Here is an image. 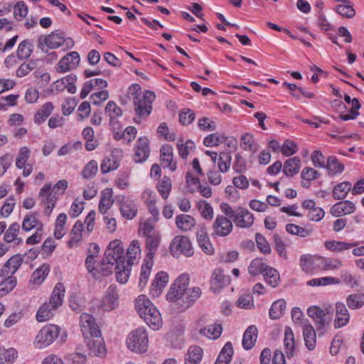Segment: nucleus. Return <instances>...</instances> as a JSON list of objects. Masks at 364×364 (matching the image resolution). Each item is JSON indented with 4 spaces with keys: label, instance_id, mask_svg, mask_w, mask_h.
I'll list each match as a JSON object with an SVG mask.
<instances>
[{
    "label": "nucleus",
    "instance_id": "53",
    "mask_svg": "<svg viewBox=\"0 0 364 364\" xmlns=\"http://www.w3.org/2000/svg\"><path fill=\"white\" fill-rule=\"evenodd\" d=\"M346 304L351 309H358L364 305V294H352L346 299Z\"/></svg>",
    "mask_w": 364,
    "mask_h": 364
},
{
    "label": "nucleus",
    "instance_id": "23",
    "mask_svg": "<svg viewBox=\"0 0 364 364\" xmlns=\"http://www.w3.org/2000/svg\"><path fill=\"white\" fill-rule=\"evenodd\" d=\"M355 210V204L350 200L338 202L331 208V213L335 217L342 215H348L353 213Z\"/></svg>",
    "mask_w": 364,
    "mask_h": 364
},
{
    "label": "nucleus",
    "instance_id": "9",
    "mask_svg": "<svg viewBox=\"0 0 364 364\" xmlns=\"http://www.w3.org/2000/svg\"><path fill=\"white\" fill-rule=\"evenodd\" d=\"M64 36L56 31H53L46 36H41L38 40V48L44 53H48L49 49H55L63 45Z\"/></svg>",
    "mask_w": 364,
    "mask_h": 364
},
{
    "label": "nucleus",
    "instance_id": "35",
    "mask_svg": "<svg viewBox=\"0 0 364 364\" xmlns=\"http://www.w3.org/2000/svg\"><path fill=\"white\" fill-rule=\"evenodd\" d=\"M300 164L301 159L299 156H294L287 159L284 164V173L288 177L294 176L298 173L300 168Z\"/></svg>",
    "mask_w": 364,
    "mask_h": 364
},
{
    "label": "nucleus",
    "instance_id": "25",
    "mask_svg": "<svg viewBox=\"0 0 364 364\" xmlns=\"http://www.w3.org/2000/svg\"><path fill=\"white\" fill-rule=\"evenodd\" d=\"M258 330L254 326H250L243 333L242 345L244 349L248 350L253 348L257 338Z\"/></svg>",
    "mask_w": 364,
    "mask_h": 364
},
{
    "label": "nucleus",
    "instance_id": "37",
    "mask_svg": "<svg viewBox=\"0 0 364 364\" xmlns=\"http://www.w3.org/2000/svg\"><path fill=\"white\" fill-rule=\"evenodd\" d=\"M49 272V264L44 263L33 272L30 282L33 284H41L44 282Z\"/></svg>",
    "mask_w": 364,
    "mask_h": 364
},
{
    "label": "nucleus",
    "instance_id": "41",
    "mask_svg": "<svg viewBox=\"0 0 364 364\" xmlns=\"http://www.w3.org/2000/svg\"><path fill=\"white\" fill-rule=\"evenodd\" d=\"M57 308H53V306L48 302H45L38 309L36 313V319L39 322H43L51 318L54 314Z\"/></svg>",
    "mask_w": 364,
    "mask_h": 364
},
{
    "label": "nucleus",
    "instance_id": "15",
    "mask_svg": "<svg viewBox=\"0 0 364 364\" xmlns=\"http://www.w3.org/2000/svg\"><path fill=\"white\" fill-rule=\"evenodd\" d=\"M80 63V55L76 51H72L61 58L58 64L57 71L65 73L77 66Z\"/></svg>",
    "mask_w": 364,
    "mask_h": 364
},
{
    "label": "nucleus",
    "instance_id": "10",
    "mask_svg": "<svg viewBox=\"0 0 364 364\" xmlns=\"http://www.w3.org/2000/svg\"><path fill=\"white\" fill-rule=\"evenodd\" d=\"M115 201L119 206L120 213L127 220H132L137 215V207L133 200L124 196H115Z\"/></svg>",
    "mask_w": 364,
    "mask_h": 364
},
{
    "label": "nucleus",
    "instance_id": "59",
    "mask_svg": "<svg viewBox=\"0 0 364 364\" xmlns=\"http://www.w3.org/2000/svg\"><path fill=\"white\" fill-rule=\"evenodd\" d=\"M119 167V162L114 156L105 157L102 161L100 169L102 173H107L116 170Z\"/></svg>",
    "mask_w": 364,
    "mask_h": 364
},
{
    "label": "nucleus",
    "instance_id": "14",
    "mask_svg": "<svg viewBox=\"0 0 364 364\" xmlns=\"http://www.w3.org/2000/svg\"><path fill=\"white\" fill-rule=\"evenodd\" d=\"M150 153L149 141L145 136H141L136 141L134 160L136 163L144 162Z\"/></svg>",
    "mask_w": 364,
    "mask_h": 364
},
{
    "label": "nucleus",
    "instance_id": "12",
    "mask_svg": "<svg viewBox=\"0 0 364 364\" xmlns=\"http://www.w3.org/2000/svg\"><path fill=\"white\" fill-rule=\"evenodd\" d=\"M213 235L219 237L228 236L233 229L232 221L224 215H217L213 224Z\"/></svg>",
    "mask_w": 364,
    "mask_h": 364
},
{
    "label": "nucleus",
    "instance_id": "57",
    "mask_svg": "<svg viewBox=\"0 0 364 364\" xmlns=\"http://www.w3.org/2000/svg\"><path fill=\"white\" fill-rule=\"evenodd\" d=\"M141 252L139 242L137 240H134L131 242L127 250L125 259H127L129 265L132 264V260L136 257Z\"/></svg>",
    "mask_w": 364,
    "mask_h": 364
},
{
    "label": "nucleus",
    "instance_id": "4",
    "mask_svg": "<svg viewBox=\"0 0 364 364\" xmlns=\"http://www.w3.org/2000/svg\"><path fill=\"white\" fill-rule=\"evenodd\" d=\"M60 328L56 325H47L37 334L34 344L36 348H43L50 346L59 336Z\"/></svg>",
    "mask_w": 364,
    "mask_h": 364
},
{
    "label": "nucleus",
    "instance_id": "34",
    "mask_svg": "<svg viewBox=\"0 0 364 364\" xmlns=\"http://www.w3.org/2000/svg\"><path fill=\"white\" fill-rule=\"evenodd\" d=\"M284 344L287 358H291L294 355L295 341L293 331L289 326L284 328Z\"/></svg>",
    "mask_w": 364,
    "mask_h": 364
},
{
    "label": "nucleus",
    "instance_id": "28",
    "mask_svg": "<svg viewBox=\"0 0 364 364\" xmlns=\"http://www.w3.org/2000/svg\"><path fill=\"white\" fill-rule=\"evenodd\" d=\"M196 235L198 243L203 251L207 255H212L214 249L209 240L205 228L200 227L197 231Z\"/></svg>",
    "mask_w": 364,
    "mask_h": 364
},
{
    "label": "nucleus",
    "instance_id": "31",
    "mask_svg": "<svg viewBox=\"0 0 364 364\" xmlns=\"http://www.w3.org/2000/svg\"><path fill=\"white\" fill-rule=\"evenodd\" d=\"M303 336L306 348L311 350L316 346V332L309 321H306L302 327Z\"/></svg>",
    "mask_w": 364,
    "mask_h": 364
},
{
    "label": "nucleus",
    "instance_id": "62",
    "mask_svg": "<svg viewBox=\"0 0 364 364\" xmlns=\"http://www.w3.org/2000/svg\"><path fill=\"white\" fill-rule=\"evenodd\" d=\"M105 113L109 117H120L122 116V109L114 102L109 101L105 106Z\"/></svg>",
    "mask_w": 364,
    "mask_h": 364
},
{
    "label": "nucleus",
    "instance_id": "40",
    "mask_svg": "<svg viewBox=\"0 0 364 364\" xmlns=\"http://www.w3.org/2000/svg\"><path fill=\"white\" fill-rule=\"evenodd\" d=\"M112 196V188H107L102 191L99 203V211L102 214H105L107 211L111 208L113 203V200L111 199Z\"/></svg>",
    "mask_w": 364,
    "mask_h": 364
},
{
    "label": "nucleus",
    "instance_id": "1",
    "mask_svg": "<svg viewBox=\"0 0 364 364\" xmlns=\"http://www.w3.org/2000/svg\"><path fill=\"white\" fill-rule=\"evenodd\" d=\"M135 309L150 328L157 330L161 327L162 318L160 312L145 295H140L136 299Z\"/></svg>",
    "mask_w": 364,
    "mask_h": 364
},
{
    "label": "nucleus",
    "instance_id": "60",
    "mask_svg": "<svg viewBox=\"0 0 364 364\" xmlns=\"http://www.w3.org/2000/svg\"><path fill=\"white\" fill-rule=\"evenodd\" d=\"M31 151L26 146L20 148L18 154L16 159V166L17 168L22 169L26 165L30 157Z\"/></svg>",
    "mask_w": 364,
    "mask_h": 364
},
{
    "label": "nucleus",
    "instance_id": "50",
    "mask_svg": "<svg viewBox=\"0 0 364 364\" xmlns=\"http://www.w3.org/2000/svg\"><path fill=\"white\" fill-rule=\"evenodd\" d=\"M115 263L110 260L103 258L100 264H97L96 270L99 273V276L94 277L95 279L100 278L101 277L109 276L112 273V269Z\"/></svg>",
    "mask_w": 364,
    "mask_h": 364
},
{
    "label": "nucleus",
    "instance_id": "45",
    "mask_svg": "<svg viewBox=\"0 0 364 364\" xmlns=\"http://www.w3.org/2000/svg\"><path fill=\"white\" fill-rule=\"evenodd\" d=\"M222 331L223 326L220 323H213L201 328L200 333L205 336L208 338L215 340L220 336Z\"/></svg>",
    "mask_w": 364,
    "mask_h": 364
},
{
    "label": "nucleus",
    "instance_id": "6",
    "mask_svg": "<svg viewBox=\"0 0 364 364\" xmlns=\"http://www.w3.org/2000/svg\"><path fill=\"white\" fill-rule=\"evenodd\" d=\"M106 259L116 264L115 269H120L121 263L124 264V245L121 240H114L109 242L105 252Z\"/></svg>",
    "mask_w": 364,
    "mask_h": 364
},
{
    "label": "nucleus",
    "instance_id": "33",
    "mask_svg": "<svg viewBox=\"0 0 364 364\" xmlns=\"http://www.w3.org/2000/svg\"><path fill=\"white\" fill-rule=\"evenodd\" d=\"M53 109L54 106L52 102H46L35 114L33 118L34 122L38 125L42 124L51 114Z\"/></svg>",
    "mask_w": 364,
    "mask_h": 364
},
{
    "label": "nucleus",
    "instance_id": "26",
    "mask_svg": "<svg viewBox=\"0 0 364 364\" xmlns=\"http://www.w3.org/2000/svg\"><path fill=\"white\" fill-rule=\"evenodd\" d=\"M228 141V145L230 146V144L234 142L235 144H237V141L235 139H229L228 137L219 134L218 132H215L213 134H210L206 136L203 139V144L205 146H216L220 144L225 143Z\"/></svg>",
    "mask_w": 364,
    "mask_h": 364
},
{
    "label": "nucleus",
    "instance_id": "7",
    "mask_svg": "<svg viewBox=\"0 0 364 364\" xmlns=\"http://www.w3.org/2000/svg\"><path fill=\"white\" fill-rule=\"evenodd\" d=\"M170 251L173 256L182 254L191 257L194 252L190 240L183 235H177L173 239L170 245Z\"/></svg>",
    "mask_w": 364,
    "mask_h": 364
},
{
    "label": "nucleus",
    "instance_id": "13",
    "mask_svg": "<svg viewBox=\"0 0 364 364\" xmlns=\"http://www.w3.org/2000/svg\"><path fill=\"white\" fill-rule=\"evenodd\" d=\"M80 323L83 337L92 336L94 333H100L95 318L90 314L84 313L80 317Z\"/></svg>",
    "mask_w": 364,
    "mask_h": 364
},
{
    "label": "nucleus",
    "instance_id": "24",
    "mask_svg": "<svg viewBox=\"0 0 364 364\" xmlns=\"http://www.w3.org/2000/svg\"><path fill=\"white\" fill-rule=\"evenodd\" d=\"M336 312L335 328H339L346 326L350 319V314L346 305L341 302L336 303Z\"/></svg>",
    "mask_w": 364,
    "mask_h": 364
},
{
    "label": "nucleus",
    "instance_id": "19",
    "mask_svg": "<svg viewBox=\"0 0 364 364\" xmlns=\"http://www.w3.org/2000/svg\"><path fill=\"white\" fill-rule=\"evenodd\" d=\"M23 261V255L20 254L12 256L9 259L6 261L2 267L0 277H7L9 274L13 275L16 272L18 268L21 267Z\"/></svg>",
    "mask_w": 364,
    "mask_h": 364
},
{
    "label": "nucleus",
    "instance_id": "51",
    "mask_svg": "<svg viewBox=\"0 0 364 364\" xmlns=\"http://www.w3.org/2000/svg\"><path fill=\"white\" fill-rule=\"evenodd\" d=\"M41 224L43 223L37 219L36 213L28 214L23 218L22 223V229L25 232H29L34 228H38Z\"/></svg>",
    "mask_w": 364,
    "mask_h": 364
},
{
    "label": "nucleus",
    "instance_id": "42",
    "mask_svg": "<svg viewBox=\"0 0 364 364\" xmlns=\"http://www.w3.org/2000/svg\"><path fill=\"white\" fill-rule=\"evenodd\" d=\"M285 311V300L283 299H278L272 304L269 311V316L272 319H279L284 314Z\"/></svg>",
    "mask_w": 364,
    "mask_h": 364
},
{
    "label": "nucleus",
    "instance_id": "48",
    "mask_svg": "<svg viewBox=\"0 0 364 364\" xmlns=\"http://www.w3.org/2000/svg\"><path fill=\"white\" fill-rule=\"evenodd\" d=\"M326 168L328 170L329 175L334 176L343 171L344 165L340 163L336 156H331L327 159Z\"/></svg>",
    "mask_w": 364,
    "mask_h": 364
},
{
    "label": "nucleus",
    "instance_id": "38",
    "mask_svg": "<svg viewBox=\"0 0 364 364\" xmlns=\"http://www.w3.org/2000/svg\"><path fill=\"white\" fill-rule=\"evenodd\" d=\"M160 237L159 235L147 237L146 239V248L147 250L146 259L144 260L154 261L157 248L159 245Z\"/></svg>",
    "mask_w": 364,
    "mask_h": 364
},
{
    "label": "nucleus",
    "instance_id": "30",
    "mask_svg": "<svg viewBox=\"0 0 364 364\" xmlns=\"http://www.w3.org/2000/svg\"><path fill=\"white\" fill-rule=\"evenodd\" d=\"M161 159L164 163V167L168 168L171 171L176 169V164L173 163V148L169 144L163 145L160 149Z\"/></svg>",
    "mask_w": 364,
    "mask_h": 364
},
{
    "label": "nucleus",
    "instance_id": "55",
    "mask_svg": "<svg viewBox=\"0 0 364 364\" xmlns=\"http://www.w3.org/2000/svg\"><path fill=\"white\" fill-rule=\"evenodd\" d=\"M262 275L265 281L272 287H274L278 284L279 274L275 269L268 266Z\"/></svg>",
    "mask_w": 364,
    "mask_h": 364
},
{
    "label": "nucleus",
    "instance_id": "27",
    "mask_svg": "<svg viewBox=\"0 0 364 364\" xmlns=\"http://www.w3.org/2000/svg\"><path fill=\"white\" fill-rule=\"evenodd\" d=\"M20 225L18 223H13L5 231L4 241L7 243H13L14 246H17L23 243V239L18 237Z\"/></svg>",
    "mask_w": 364,
    "mask_h": 364
},
{
    "label": "nucleus",
    "instance_id": "64",
    "mask_svg": "<svg viewBox=\"0 0 364 364\" xmlns=\"http://www.w3.org/2000/svg\"><path fill=\"white\" fill-rule=\"evenodd\" d=\"M158 191L164 199H166L171 190V181L168 176H164L157 187Z\"/></svg>",
    "mask_w": 364,
    "mask_h": 364
},
{
    "label": "nucleus",
    "instance_id": "36",
    "mask_svg": "<svg viewBox=\"0 0 364 364\" xmlns=\"http://www.w3.org/2000/svg\"><path fill=\"white\" fill-rule=\"evenodd\" d=\"M358 245V242H347L344 241L330 240L325 242L326 249L332 251L341 252Z\"/></svg>",
    "mask_w": 364,
    "mask_h": 364
},
{
    "label": "nucleus",
    "instance_id": "17",
    "mask_svg": "<svg viewBox=\"0 0 364 364\" xmlns=\"http://www.w3.org/2000/svg\"><path fill=\"white\" fill-rule=\"evenodd\" d=\"M232 220L236 226L241 228H248L253 225L254 216L247 209L238 207L237 213Z\"/></svg>",
    "mask_w": 364,
    "mask_h": 364
},
{
    "label": "nucleus",
    "instance_id": "63",
    "mask_svg": "<svg viewBox=\"0 0 364 364\" xmlns=\"http://www.w3.org/2000/svg\"><path fill=\"white\" fill-rule=\"evenodd\" d=\"M297 151V144L290 139H286L281 146V152L285 156H291Z\"/></svg>",
    "mask_w": 364,
    "mask_h": 364
},
{
    "label": "nucleus",
    "instance_id": "2",
    "mask_svg": "<svg viewBox=\"0 0 364 364\" xmlns=\"http://www.w3.org/2000/svg\"><path fill=\"white\" fill-rule=\"evenodd\" d=\"M132 88L136 92L134 98V105L136 114L139 117L134 118L136 123H139V118L147 117L151 112L152 103L155 100V95L153 92L146 90L141 95V87L138 84H133Z\"/></svg>",
    "mask_w": 364,
    "mask_h": 364
},
{
    "label": "nucleus",
    "instance_id": "49",
    "mask_svg": "<svg viewBox=\"0 0 364 364\" xmlns=\"http://www.w3.org/2000/svg\"><path fill=\"white\" fill-rule=\"evenodd\" d=\"M231 159V155L228 151H222L218 155L216 163L220 171L226 173L230 169Z\"/></svg>",
    "mask_w": 364,
    "mask_h": 364
},
{
    "label": "nucleus",
    "instance_id": "32",
    "mask_svg": "<svg viewBox=\"0 0 364 364\" xmlns=\"http://www.w3.org/2000/svg\"><path fill=\"white\" fill-rule=\"evenodd\" d=\"M196 224V220L190 215L181 214L176 217V225L183 232L192 230Z\"/></svg>",
    "mask_w": 364,
    "mask_h": 364
},
{
    "label": "nucleus",
    "instance_id": "43",
    "mask_svg": "<svg viewBox=\"0 0 364 364\" xmlns=\"http://www.w3.org/2000/svg\"><path fill=\"white\" fill-rule=\"evenodd\" d=\"M18 355V351L14 348L0 347V364L14 363Z\"/></svg>",
    "mask_w": 364,
    "mask_h": 364
},
{
    "label": "nucleus",
    "instance_id": "47",
    "mask_svg": "<svg viewBox=\"0 0 364 364\" xmlns=\"http://www.w3.org/2000/svg\"><path fill=\"white\" fill-rule=\"evenodd\" d=\"M350 190L351 183L350 182H341L334 186L333 189V197L336 200H343L346 197Z\"/></svg>",
    "mask_w": 364,
    "mask_h": 364
},
{
    "label": "nucleus",
    "instance_id": "20",
    "mask_svg": "<svg viewBox=\"0 0 364 364\" xmlns=\"http://www.w3.org/2000/svg\"><path fill=\"white\" fill-rule=\"evenodd\" d=\"M50 188L51 184H46L39 192V196L43 197L47 195L46 198L43 201L46 205L44 213L47 215L51 213L58 200L55 193L50 192Z\"/></svg>",
    "mask_w": 364,
    "mask_h": 364
},
{
    "label": "nucleus",
    "instance_id": "29",
    "mask_svg": "<svg viewBox=\"0 0 364 364\" xmlns=\"http://www.w3.org/2000/svg\"><path fill=\"white\" fill-rule=\"evenodd\" d=\"M200 296L201 289L198 287H195L188 288L178 300H181L183 304H184V308L186 309L193 305Z\"/></svg>",
    "mask_w": 364,
    "mask_h": 364
},
{
    "label": "nucleus",
    "instance_id": "39",
    "mask_svg": "<svg viewBox=\"0 0 364 364\" xmlns=\"http://www.w3.org/2000/svg\"><path fill=\"white\" fill-rule=\"evenodd\" d=\"M203 349L197 346H191L185 358V364H199L203 358Z\"/></svg>",
    "mask_w": 364,
    "mask_h": 364
},
{
    "label": "nucleus",
    "instance_id": "8",
    "mask_svg": "<svg viewBox=\"0 0 364 364\" xmlns=\"http://www.w3.org/2000/svg\"><path fill=\"white\" fill-rule=\"evenodd\" d=\"M190 277L187 274L179 276L166 294V299L169 301H176L188 289Z\"/></svg>",
    "mask_w": 364,
    "mask_h": 364
},
{
    "label": "nucleus",
    "instance_id": "11",
    "mask_svg": "<svg viewBox=\"0 0 364 364\" xmlns=\"http://www.w3.org/2000/svg\"><path fill=\"white\" fill-rule=\"evenodd\" d=\"M85 342L90 353L98 357H103L106 354L105 341L100 333H94L90 336L84 337Z\"/></svg>",
    "mask_w": 364,
    "mask_h": 364
},
{
    "label": "nucleus",
    "instance_id": "5",
    "mask_svg": "<svg viewBox=\"0 0 364 364\" xmlns=\"http://www.w3.org/2000/svg\"><path fill=\"white\" fill-rule=\"evenodd\" d=\"M307 314L314 321L318 333L323 334L331 321V316L316 306H310Z\"/></svg>",
    "mask_w": 364,
    "mask_h": 364
},
{
    "label": "nucleus",
    "instance_id": "54",
    "mask_svg": "<svg viewBox=\"0 0 364 364\" xmlns=\"http://www.w3.org/2000/svg\"><path fill=\"white\" fill-rule=\"evenodd\" d=\"M17 281L15 277L9 276L0 283V296L11 291L16 287Z\"/></svg>",
    "mask_w": 364,
    "mask_h": 364
},
{
    "label": "nucleus",
    "instance_id": "52",
    "mask_svg": "<svg viewBox=\"0 0 364 364\" xmlns=\"http://www.w3.org/2000/svg\"><path fill=\"white\" fill-rule=\"evenodd\" d=\"M339 283L340 280L337 278L333 277H324L310 279L306 282V284L311 287H321Z\"/></svg>",
    "mask_w": 364,
    "mask_h": 364
},
{
    "label": "nucleus",
    "instance_id": "18",
    "mask_svg": "<svg viewBox=\"0 0 364 364\" xmlns=\"http://www.w3.org/2000/svg\"><path fill=\"white\" fill-rule=\"evenodd\" d=\"M168 281V275L164 272H158L154 279L152 281L150 287V294L153 297H158L161 294L162 290L166 287Z\"/></svg>",
    "mask_w": 364,
    "mask_h": 364
},
{
    "label": "nucleus",
    "instance_id": "16",
    "mask_svg": "<svg viewBox=\"0 0 364 364\" xmlns=\"http://www.w3.org/2000/svg\"><path fill=\"white\" fill-rule=\"evenodd\" d=\"M230 282V277L224 274L223 270L215 269L210 279V287L214 291H219Z\"/></svg>",
    "mask_w": 364,
    "mask_h": 364
},
{
    "label": "nucleus",
    "instance_id": "3",
    "mask_svg": "<svg viewBox=\"0 0 364 364\" xmlns=\"http://www.w3.org/2000/svg\"><path fill=\"white\" fill-rule=\"evenodd\" d=\"M148 334L143 327L132 331L127 338V346L129 349L136 353H144L148 348Z\"/></svg>",
    "mask_w": 364,
    "mask_h": 364
},
{
    "label": "nucleus",
    "instance_id": "56",
    "mask_svg": "<svg viewBox=\"0 0 364 364\" xmlns=\"http://www.w3.org/2000/svg\"><path fill=\"white\" fill-rule=\"evenodd\" d=\"M267 267L268 265L263 263L261 261V259L257 258L251 262L248 267V272L250 274L253 276H257L259 275V274H263Z\"/></svg>",
    "mask_w": 364,
    "mask_h": 364
},
{
    "label": "nucleus",
    "instance_id": "58",
    "mask_svg": "<svg viewBox=\"0 0 364 364\" xmlns=\"http://www.w3.org/2000/svg\"><path fill=\"white\" fill-rule=\"evenodd\" d=\"M83 227L84 225L81 221L77 220L75 222L70 232V235H72L71 239L68 242V245L70 247H72L73 243H77L80 241L82 238V231L83 230Z\"/></svg>",
    "mask_w": 364,
    "mask_h": 364
},
{
    "label": "nucleus",
    "instance_id": "61",
    "mask_svg": "<svg viewBox=\"0 0 364 364\" xmlns=\"http://www.w3.org/2000/svg\"><path fill=\"white\" fill-rule=\"evenodd\" d=\"M233 355V348L231 342H227L222 348L218 359L223 363L229 364Z\"/></svg>",
    "mask_w": 364,
    "mask_h": 364
},
{
    "label": "nucleus",
    "instance_id": "46",
    "mask_svg": "<svg viewBox=\"0 0 364 364\" xmlns=\"http://www.w3.org/2000/svg\"><path fill=\"white\" fill-rule=\"evenodd\" d=\"M154 264V261L144 260L141 265L139 287L142 289L147 284L149 280L151 268Z\"/></svg>",
    "mask_w": 364,
    "mask_h": 364
},
{
    "label": "nucleus",
    "instance_id": "22",
    "mask_svg": "<svg viewBox=\"0 0 364 364\" xmlns=\"http://www.w3.org/2000/svg\"><path fill=\"white\" fill-rule=\"evenodd\" d=\"M65 293V285L61 282L57 283L53 289L48 303L50 304L53 308L58 309L63 304Z\"/></svg>",
    "mask_w": 364,
    "mask_h": 364
},
{
    "label": "nucleus",
    "instance_id": "44",
    "mask_svg": "<svg viewBox=\"0 0 364 364\" xmlns=\"http://www.w3.org/2000/svg\"><path fill=\"white\" fill-rule=\"evenodd\" d=\"M33 53V45L30 40L21 41L16 50V56L19 60L28 59Z\"/></svg>",
    "mask_w": 364,
    "mask_h": 364
},
{
    "label": "nucleus",
    "instance_id": "21",
    "mask_svg": "<svg viewBox=\"0 0 364 364\" xmlns=\"http://www.w3.org/2000/svg\"><path fill=\"white\" fill-rule=\"evenodd\" d=\"M102 303L103 308L106 311H111L117 306L118 292L116 285L111 284L107 288Z\"/></svg>",
    "mask_w": 364,
    "mask_h": 364
}]
</instances>
